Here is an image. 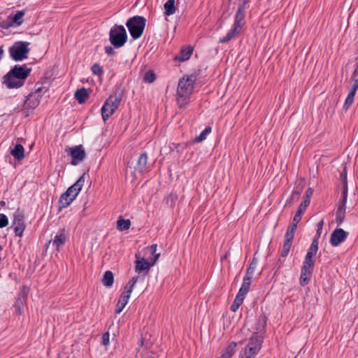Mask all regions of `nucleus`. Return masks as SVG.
Wrapping results in <instances>:
<instances>
[{"label": "nucleus", "mask_w": 358, "mask_h": 358, "mask_svg": "<svg viewBox=\"0 0 358 358\" xmlns=\"http://www.w3.org/2000/svg\"><path fill=\"white\" fill-rule=\"evenodd\" d=\"M85 176L86 173H84L73 185L60 196L58 202L59 208H67L76 199L85 184Z\"/></svg>", "instance_id": "1"}, {"label": "nucleus", "mask_w": 358, "mask_h": 358, "mask_svg": "<svg viewBox=\"0 0 358 358\" xmlns=\"http://www.w3.org/2000/svg\"><path fill=\"white\" fill-rule=\"evenodd\" d=\"M196 78V76L192 74L189 76H184L180 79L177 89V101L180 107L187 104V100L192 92Z\"/></svg>", "instance_id": "2"}, {"label": "nucleus", "mask_w": 358, "mask_h": 358, "mask_svg": "<svg viewBox=\"0 0 358 358\" xmlns=\"http://www.w3.org/2000/svg\"><path fill=\"white\" fill-rule=\"evenodd\" d=\"M3 85L8 89H18L22 86V66L15 65L3 78Z\"/></svg>", "instance_id": "3"}, {"label": "nucleus", "mask_w": 358, "mask_h": 358, "mask_svg": "<svg viewBox=\"0 0 358 358\" xmlns=\"http://www.w3.org/2000/svg\"><path fill=\"white\" fill-rule=\"evenodd\" d=\"M147 249L153 257H149L150 261L141 258L135 262V271L138 273H141L143 271H148L150 268L155 264L159 257V253L156 252L157 250V244H152Z\"/></svg>", "instance_id": "4"}, {"label": "nucleus", "mask_w": 358, "mask_h": 358, "mask_svg": "<svg viewBox=\"0 0 358 358\" xmlns=\"http://www.w3.org/2000/svg\"><path fill=\"white\" fill-rule=\"evenodd\" d=\"M146 20L143 16L136 15L129 18L126 22L131 36L134 39L139 38L144 31Z\"/></svg>", "instance_id": "5"}, {"label": "nucleus", "mask_w": 358, "mask_h": 358, "mask_svg": "<svg viewBox=\"0 0 358 358\" xmlns=\"http://www.w3.org/2000/svg\"><path fill=\"white\" fill-rule=\"evenodd\" d=\"M127 34L122 25L115 24L110 28L109 41L115 48L122 47L127 41Z\"/></svg>", "instance_id": "6"}, {"label": "nucleus", "mask_w": 358, "mask_h": 358, "mask_svg": "<svg viewBox=\"0 0 358 358\" xmlns=\"http://www.w3.org/2000/svg\"><path fill=\"white\" fill-rule=\"evenodd\" d=\"M122 99L117 95L110 96L104 102L101 108V115L104 122L113 115L118 108Z\"/></svg>", "instance_id": "7"}, {"label": "nucleus", "mask_w": 358, "mask_h": 358, "mask_svg": "<svg viewBox=\"0 0 358 358\" xmlns=\"http://www.w3.org/2000/svg\"><path fill=\"white\" fill-rule=\"evenodd\" d=\"M72 157L71 164L73 166L78 165L86 157V153L82 145L69 148L66 150Z\"/></svg>", "instance_id": "8"}, {"label": "nucleus", "mask_w": 358, "mask_h": 358, "mask_svg": "<svg viewBox=\"0 0 358 358\" xmlns=\"http://www.w3.org/2000/svg\"><path fill=\"white\" fill-rule=\"evenodd\" d=\"M22 10L17 11L15 14L11 13L5 20L0 22V27L2 29H8L13 27H17L22 23Z\"/></svg>", "instance_id": "9"}, {"label": "nucleus", "mask_w": 358, "mask_h": 358, "mask_svg": "<svg viewBox=\"0 0 358 358\" xmlns=\"http://www.w3.org/2000/svg\"><path fill=\"white\" fill-rule=\"evenodd\" d=\"M67 239L68 234L66 229L64 228L60 229L55 237L45 244V247L47 250L49 245L52 243V246L59 251L60 248L64 245Z\"/></svg>", "instance_id": "10"}, {"label": "nucleus", "mask_w": 358, "mask_h": 358, "mask_svg": "<svg viewBox=\"0 0 358 358\" xmlns=\"http://www.w3.org/2000/svg\"><path fill=\"white\" fill-rule=\"evenodd\" d=\"M38 94L37 92H31L24 101V117H27L29 115V110H32L36 108L39 104Z\"/></svg>", "instance_id": "11"}, {"label": "nucleus", "mask_w": 358, "mask_h": 358, "mask_svg": "<svg viewBox=\"0 0 358 358\" xmlns=\"http://www.w3.org/2000/svg\"><path fill=\"white\" fill-rule=\"evenodd\" d=\"M348 234V232L345 231L343 229L337 228L331 234L329 242L332 246H338L347 238Z\"/></svg>", "instance_id": "12"}, {"label": "nucleus", "mask_w": 358, "mask_h": 358, "mask_svg": "<svg viewBox=\"0 0 358 358\" xmlns=\"http://www.w3.org/2000/svg\"><path fill=\"white\" fill-rule=\"evenodd\" d=\"M318 250V241L317 238H313L310 248L305 256L303 264L313 266L315 265L314 257Z\"/></svg>", "instance_id": "13"}, {"label": "nucleus", "mask_w": 358, "mask_h": 358, "mask_svg": "<svg viewBox=\"0 0 358 358\" xmlns=\"http://www.w3.org/2000/svg\"><path fill=\"white\" fill-rule=\"evenodd\" d=\"M313 268V266L303 264L300 275V285L301 286H305L310 282Z\"/></svg>", "instance_id": "14"}, {"label": "nucleus", "mask_w": 358, "mask_h": 358, "mask_svg": "<svg viewBox=\"0 0 358 358\" xmlns=\"http://www.w3.org/2000/svg\"><path fill=\"white\" fill-rule=\"evenodd\" d=\"M10 57L15 61L22 60V41L15 42L9 48Z\"/></svg>", "instance_id": "15"}, {"label": "nucleus", "mask_w": 358, "mask_h": 358, "mask_svg": "<svg viewBox=\"0 0 358 358\" xmlns=\"http://www.w3.org/2000/svg\"><path fill=\"white\" fill-rule=\"evenodd\" d=\"M346 203L347 201H340L338 202L336 213V222L338 226L341 225L344 221L346 210Z\"/></svg>", "instance_id": "16"}, {"label": "nucleus", "mask_w": 358, "mask_h": 358, "mask_svg": "<svg viewBox=\"0 0 358 358\" xmlns=\"http://www.w3.org/2000/svg\"><path fill=\"white\" fill-rule=\"evenodd\" d=\"M245 6L242 5L238 8V10L236 13L235 20L234 22V25L236 27L241 28L245 23Z\"/></svg>", "instance_id": "17"}, {"label": "nucleus", "mask_w": 358, "mask_h": 358, "mask_svg": "<svg viewBox=\"0 0 358 358\" xmlns=\"http://www.w3.org/2000/svg\"><path fill=\"white\" fill-rule=\"evenodd\" d=\"M11 229H13L15 235L18 236H22V216L20 214L15 215L14 220Z\"/></svg>", "instance_id": "18"}, {"label": "nucleus", "mask_w": 358, "mask_h": 358, "mask_svg": "<svg viewBox=\"0 0 358 358\" xmlns=\"http://www.w3.org/2000/svg\"><path fill=\"white\" fill-rule=\"evenodd\" d=\"M241 29V28L236 27L235 25L233 24V27L228 31V33L226 34V36L220 38L219 42L220 43H226L229 42V41L235 38L240 34Z\"/></svg>", "instance_id": "19"}, {"label": "nucleus", "mask_w": 358, "mask_h": 358, "mask_svg": "<svg viewBox=\"0 0 358 358\" xmlns=\"http://www.w3.org/2000/svg\"><path fill=\"white\" fill-rule=\"evenodd\" d=\"M148 164V155L146 152L142 153L138 159V162L136 166V170L140 173H143L146 170V166Z\"/></svg>", "instance_id": "20"}, {"label": "nucleus", "mask_w": 358, "mask_h": 358, "mask_svg": "<svg viewBox=\"0 0 358 358\" xmlns=\"http://www.w3.org/2000/svg\"><path fill=\"white\" fill-rule=\"evenodd\" d=\"M193 53V49L190 46L181 50L180 54L176 57V59L180 62H184L189 59Z\"/></svg>", "instance_id": "21"}, {"label": "nucleus", "mask_w": 358, "mask_h": 358, "mask_svg": "<svg viewBox=\"0 0 358 358\" xmlns=\"http://www.w3.org/2000/svg\"><path fill=\"white\" fill-rule=\"evenodd\" d=\"M75 99L79 103H83L89 97V93L85 87L78 90L74 94Z\"/></svg>", "instance_id": "22"}, {"label": "nucleus", "mask_w": 358, "mask_h": 358, "mask_svg": "<svg viewBox=\"0 0 358 358\" xmlns=\"http://www.w3.org/2000/svg\"><path fill=\"white\" fill-rule=\"evenodd\" d=\"M357 90L350 88L347 97L345 99V103L343 106V110L344 111H347L348 108L352 106L354 102L355 96L356 94Z\"/></svg>", "instance_id": "23"}, {"label": "nucleus", "mask_w": 358, "mask_h": 358, "mask_svg": "<svg viewBox=\"0 0 358 358\" xmlns=\"http://www.w3.org/2000/svg\"><path fill=\"white\" fill-rule=\"evenodd\" d=\"M308 199H303L301 204L299 205L294 217V221H301V216L304 213L306 208L308 206Z\"/></svg>", "instance_id": "24"}, {"label": "nucleus", "mask_w": 358, "mask_h": 358, "mask_svg": "<svg viewBox=\"0 0 358 358\" xmlns=\"http://www.w3.org/2000/svg\"><path fill=\"white\" fill-rule=\"evenodd\" d=\"M262 338L255 333L250 337L249 343L245 348L257 347V345L262 347Z\"/></svg>", "instance_id": "25"}, {"label": "nucleus", "mask_w": 358, "mask_h": 358, "mask_svg": "<svg viewBox=\"0 0 358 358\" xmlns=\"http://www.w3.org/2000/svg\"><path fill=\"white\" fill-rule=\"evenodd\" d=\"M102 282L103 285H105L107 287H110L113 285L114 282V276L112 271H107L104 273Z\"/></svg>", "instance_id": "26"}, {"label": "nucleus", "mask_w": 358, "mask_h": 358, "mask_svg": "<svg viewBox=\"0 0 358 358\" xmlns=\"http://www.w3.org/2000/svg\"><path fill=\"white\" fill-rule=\"evenodd\" d=\"M166 15H173L176 12L175 0H168L164 5Z\"/></svg>", "instance_id": "27"}, {"label": "nucleus", "mask_w": 358, "mask_h": 358, "mask_svg": "<svg viewBox=\"0 0 358 358\" xmlns=\"http://www.w3.org/2000/svg\"><path fill=\"white\" fill-rule=\"evenodd\" d=\"M128 301H129V299L126 298L124 296V295H123V296L121 295L117 304H116L115 313L120 314L123 310V309L127 304Z\"/></svg>", "instance_id": "28"}, {"label": "nucleus", "mask_w": 358, "mask_h": 358, "mask_svg": "<svg viewBox=\"0 0 358 358\" xmlns=\"http://www.w3.org/2000/svg\"><path fill=\"white\" fill-rule=\"evenodd\" d=\"M10 154L17 160L22 159V145L17 143L10 152Z\"/></svg>", "instance_id": "29"}, {"label": "nucleus", "mask_w": 358, "mask_h": 358, "mask_svg": "<svg viewBox=\"0 0 358 358\" xmlns=\"http://www.w3.org/2000/svg\"><path fill=\"white\" fill-rule=\"evenodd\" d=\"M212 131V129L210 126L206 127L204 130H203L201 134L196 136L194 142V143H200L203 141H204L206 138L207 135H208Z\"/></svg>", "instance_id": "30"}, {"label": "nucleus", "mask_w": 358, "mask_h": 358, "mask_svg": "<svg viewBox=\"0 0 358 358\" xmlns=\"http://www.w3.org/2000/svg\"><path fill=\"white\" fill-rule=\"evenodd\" d=\"M257 266V260L255 258H253L251 262L250 263L248 268H247L246 273L245 275L252 278Z\"/></svg>", "instance_id": "31"}, {"label": "nucleus", "mask_w": 358, "mask_h": 358, "mask_svg": "<svg viewBox=\"0 0 358 358\" xmlns=\"http://www.w3.org/2000/svg\"><path fill=\"white\" fill-rule=\"evenodd\" d=\"M117 228L120 231H125L129 229L131 222L129 220L119 219L117 222Z\"/></svg>", "instance_id": "32"}, {"label": "nucleus", "mask_w": 358, "mask_h": 358, "mask_svg": "<svg viewBox=\"0 0 358 358\" xmlns=\"http://www.w3.org/2000/svg\"><path fill=\"white\" fill-rule=\"evenodd\" d=\"M178 199V195L175 193L171 192L169 196H167L165 199V203L170 207H173L176 204V202Z\"/></svg>", "instance_id": "33"}, {"label": "nucleus", "mask_w": 358, "mask_h": 358, "mask_svg": "<svg viewBox=\"0 0 358 358\" xmlns=\"http://www.w3.org/2000/svg\"><path fill=\"white\" fill-rule=\"evenodd\" d=\"M266 325V317L264 315H261L257 322L256 330L261 332Z\"/></svg>", "instance_id": "34"}, {"label": "nucleus", "mask_w": 358, "mask_h": 358, "mask_svg": "<svg viewBox=\"0 0 358 358\" xmlns=\"http://www.w3.org/2000/svg\"><path fill=\"white\" fill-rule=\"evenodd\" d=\"M301 193L299 191L294 190L292 192V194L286 201V205L291 206L294 202L298 201L300 198Z\"/></svg>", "instance_id": "35"}, {"label": "nucleus", "mask_w": 358, "mask_h": 358, "mask_svg": "<svg viewBox=\"0 0 358 358\" xmlns=\"http://www.w3.org/2000/svg\"><path fill=\"white\" fill-rule=\"evenodd\" d=\"M292 242H287L284 241L282 249L280 254L281 257L285 258L288 255L290 248L292 247Z\"/></svg>", "instance_id": "36"}, {"label": "nucleus", "mask_w": 358, "mask_h": 358, "mask_svg": "<svg viewBox=\"0 0 358 358\" xmlns=\"http://www.w3.org/2000/svg\"><path fill=\"white\" fill-rule=\"evenodd\" d=\"M155 79H156L155 73L152 70L147 71L143 76V80L145 83H153L155 80Z\"/></svg>", "instance_id": "37"}, {"label": "nucleus", "mask_w": 358, "mask_h": 358, "mask_svg": "<svg viewBox=\"0 0 358 358\" xmlns=\"http://www.w3.org/2000/svg\"><path fill=\"white\" fill-rule=\"evenodd\" d=\"M351 80L352 85L351 88L357 90H358V69L357 68L353 71Z\"/></svg>", "instance_id": "38"}, {"label": "nucleus", "mask_w": 358, "mask_h": 358, "mask_svg": "<svg viewBox=\"0 0 358 358\" xmlns=\"http://www.w3.org/2000/svg\"><path fill=\"white\" fill-rule=\"evenodd\" d=\"M138 280V276L133 277L124 286V290H133L134 287Z\"/></svg>", "instance_id": "39"}, {"label": "nucleus", "mask_w": 358, "mask_h": 358, "mask_svg": "<svg viewBox=\"0 0 358 358\" xmlns=\"http://www.w3.org/2000/svg\"><path fill=\"white\" fill-rule=\"evenodd\" d=\"M243 301L241 299H239L238 297L236 296L235 299L234 300L230 307L231 310L233 312H236L239 308V306L242 304Z\"/></svg>", "instance_id": "40"}, {"label": "nucleus", "mask_w": 358, "mask_h": 358, "mask_svg": "<svg viewBox=\"0 0 358 358\" xmlns=\"http://www.w3.org/2000/svg\"><path fill=\"white\" fill-rule=\"evenodd\" d=\"M262 347H259L257 345V347H251V348H245V353H248V354H250V355H255L257 356V354L259 353L260 349H261Z\"/></svg>", "instance_id": "41"}, {"label": "nucleus", "mask_w": 358, "mask_h": 358, "mask_svg": "<svg viewBox=\"0 0 358 358\" xmlns=\"http://www.w3.org/2000/svg\"><path fill=\"white\" fill-rule=\"evenodd\" d=\"M348 199V182L343 183L341 201H347Z\"/></svg>", "instance_id": "42"}, {"label": "nucleus", "mask_w": 358, "mask_h": 358, "mask_svg": "<svg viewBox=\"0 0 358 358\" xmlns=\"http://www.w3.org/2000/svg\"><path fill=\"white\" fill-rule=\"evenodd\" d=\"M294 234H295V231L291 230V229H288L287 230V232L285 234V241H287V242H292V241L294 239Z\"/></svg>", "instance_id": "43"}, {"label": "nucleus", "mask_w": 358, "mask_h": 358, "mask_svg": "<svg viewBox=\"0 0 358 358\" xmlns=\"http://www.w3.org/2000/svg\"><path fill=\"white\" fill-rule=\"evenodd\" d=\"M36 59H34V62H36ZM30 64H33V62L30 63H25L24 64V80L28 77V76L30 74L31 71H32L31 68L28 67V65Z\"/></svg>", "instance_id": "44"}, {"label": "nucleus", "mask_w": 358, "mask_h": 358, "mask_svg": "<svg viewBox=\"0 0 358 358\" xmlns=\"http://www.w3.org/2000/svg\"><path fill=\"white\" fill-rule=\"evenodd\" d=\"M285 262V258L280 257L278 261L276 262L273 269L275 270V272L276 273L278 271H279L283 266Z\"/></svg>", "instance_id": "45"}, {"label": "nucleus", "mask_w": 358, "mask_h": 358, "mask_svg": "<svg viewBox=\"0 0 358 358\" xmlns=\"http://www.w3.org/2000/svg\"><path fill=\"white\" fill-rule=\"evenodd\" d=\"M92 71L95 75L99 76L103 73V69L101 66L97 64H95L92 66Z\"/></svg>", "instance_id": "46"}, {"label": "nucleus", "mask_w": 358, "mask_h": 358, "mask_svg": "<svg viewBox=\"0 0 358 358\" xmlns=\"http://www.w3.org/2000/svg\"><path fill=\"white\" fill-rule=\"evenodd\" d=\"M8 224V220L4 214H0V228L6 227Z\"/></svg>", "instance_id": "47"}, {"label": "nucleus", "mask_w": 358, "mask_h": 358, "mask_svg": "<svg viewBox=\"0 0 358 358\" xmlns=\"http://www.w3.org/2000/svg\"><path fill=\"white\" fill-rule=\"evenodd\" d=\"M252 279V278L245 275L243 278V284L241 286L247 288L248 289H250V286L251 285Z\"/></svg>", "instance_id": "48"}, {"label": "nucleus", "mask_w": 358, "mask_h": 358, "mask_svg": "<svg viewBox=\"0 0 358 358\" xmlns=\"http://www.w3.org/2000/svg\"><path fill=\"white\" fill-rule=\"evenodd\" d=\"M101 339H102V344L103 345H108L110 343V334H109V332L107 331V332H105L103 335H102V337H101Z\"/></svg>", "instance_id": "49"}, {"label": "nucleus", "mask_w": 358, "mask_h": 358, "mask_svg": "<svg viewBox=\"0 0 358 358\" xmlns=\"http://www.w3.org/2000/svg\"><path fill=\"white\" fill-rule=\"evenodd\" d=\"M20 303H21V301H20V298L19 297V298L17 299V301H16V302L15 303V304L13 305V308H15V311L18 315H21V313H22Z\"/></svg>", "instance_id": "50"}, {"label": "nucleus", "mask_w": 358, "mask_h": 358, "mask_svg": "<svg viewBox=\"0 0 358 358\" xmlns=\"http://www.w3.org/2000/svg\"><path fill=\"white\" fill-rule=\"evenodd\" d=\"M29 43L24 41V60L27 59V54L30 49L29 48Z\"/></svg>", "instance_id": "51"}, {"label": "nucleus", "mask_w": 358, "mask_h": 358, "mask_svg": "<svg viewBox=\"0 0 358 358\" xmlns=\"http://www.w3.org/2000/svg\"><path fill=\"white\" fill-rule=\"evenodd\" d=\"M340 178L342 181V182H348L347 181V171H346V168H345L341 172V174H340Z\"/></svg>", "instance_id": "52"}, {"label": "nucleus", "mask_w": 358, "mask_h": 358, "mask_svg": "<svg viewBox=\"0 0 358 358\" xmlns=\"http://www.w3.org/2000/svg\"><path fill=\"white\" fill-rule=\"evenodd\" d=\"M300 221H294V217L293 218L292 222L289 225L288 229H291L294 231H296L297 224H299Z\"/></svg>", "instance_id": "53"}, {"label": "nucleus", "mask_w": 358, "mask_h": 358, "mask_svg": "<svg viewBox=\"0 0 358 358\" xmlns=\"http://www.w3.org/2000/svg\"><path fill=\"white\" fill-rule=\"evenodd\" d=\"M105 52L108 55H114L115 54V50H113V48L111 47V46H106L105 48Z\"/></svg>", "instance_id": "54"}, {"label": "nucleus", "mask_w": 358, "mask_h": 358, "mask_svg": "<svg viewBox=\"0 0 358 358\" xmlns=\"http://www.w3.org/2000/svg\"><path fill=\"white\" fill-rule=\"evenodd\" d=\"M312 194H313V190L310 188H308L306 190V196L303 198V199H308V204H310V197H311Z\"/></svg>", "instance_id": "55"}, {"label": "nucleus", "mask_w": 358, "mask_h": 358, "mask_svg": "<svg viewBox=\"0 0 358 358\" xmlns=\"http://www.w3.org/2000/svg\"><path fill=\"white\" fill-rule=\"evenodd\" d=\"M247 294L248 293L242 290L241 289H239L236 297H238L239 299H241L243 301Z\"/></svg>", "instance_id": "56"}, {"label": "nucleus", "mask_w": 358, "mask_h": 358, "mask_svg": "<svg viewBox=\"0 0 358 358\" xmlns=\"http://www.w3.org/2000/svg\"><path fill=\"white\" fill-rule=\"evenodd\" d=\"M133 290H124V292L121 294L122 296L124 295V296L129 299L130 296L132 293Z\"/></svg>", "instance_id": "57"}, {"label": "nucleus", "mask_w": 358, "mask_h": 358, "mask_svg": "<svg viewBox=\"0 0 358 358\" xmlns=\"http://www.w3.org/2000/svg\"><path fill=\"white\" fill-rule=\"evenodd\" d=\"M321 231H322V229H317V234H316V235H315V236L314 238H317L318 242H319V238H320V235H321Z\"/></svg>", "instance_id": "58"}, {"label": "nucleus", "mask_w": 358, "mask_h": 358, "mask_svg": "<svg viewBox=\"0 0 358 358\" xmlns=\"http://www.w3.org/2000/svg\"><path fill=\"white\" fill-rule=\"evenodd\" d=\"M244 355H245V357H243L242 358H255L256 357L255 355H252L245 353V352H244Z\"/></svg>", "instance_id": "59"}, {"label": "nucleus", "mask_w": 358, "mask_h": 358, "mask_svg": "<svg viewBox=\"0 0 358 358\" xmlns=\"http://www.w3.org/2000/svg\"><path fill=\"white\" fill-rule=\"evenodd\" d=\"M322 225H323V220H321V221L317 224V229H322Z\"/></svg>", "instance_id": "60"}, {"label": "nucleus", "mask_w": 358, "mask_h": 358, "mask_svg": "<svg viewBox=\"0 0 358 358\" xmlns=\"http://www.w3.org/2000/svg\"><path fill=\"white\" fill-rule=\"evenodd\" d=\"M240 289H241L242 290H243V291L246 292L247 293H248V291H249V289H248L247 288H245V287H243V286H241V287H240Z\"/></svg>", "instance_id": "61"}, {"label": "nucleus", "mask_w": 358, "mask_h": 358, "mask_svg": "<svg viewBox=\"0 0 358 358\" xmlns=\"http://www.w3.org/2000/svg\"><path fill=\"white\" fill-rule=\"evenodd\" d=\"M29 146V149L31 150L32 147L34 146V143H31Z\"/></svg>", "instance_id": "62"}, {"label": "nucleus", "mask_w": 358, "mask_h": 358, "mask_svg": "<svg viewBox=\"0 0 358 358\" xmlns=\"http://www.w3.org/2000/svg\"><path fill=\"white\" fill-rule=\"evenodd\" d=\"M1 205L3 206L5 204V202L4 201H1Z\"/></svg>", "instance_id": "63"}, {"label": "nucleus", "mask_w": 358, "mask_h": 358, "mask_svg": "<svg viewBox=\"0 0 358 358\" xmlns=\"http://www.w3.org/2000/svg\"><path fill=\"white\" fill-rule=\"evenodd\" d=\"M23 291H24V292H25V288H24V289H23Z\"/></svg>", "instance_id": "64"}]
</instances>
